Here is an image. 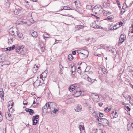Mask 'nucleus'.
Wrapping results in <instances>:
<instances>
[{"mask_svg": "<svg viewBox=\"0 0 133 133\" xmlns=\"http://www.w3.org/2000/svg\"><path fill=\"white\" fill-rule=\"evenodd\" d=\"M36 68H35V69L37 70L38 69V66L36 65Z\"/></svg>", "mask_w": 133, "mask_h": 133, "instance_id": "obj_64", "label": "nucleus"}, {"mask_svg": "<svg viewBox=\"0 0 133 133\" xmlns=\"http://www.w3.org/2000/svg\"><path fill=\"white\" fill-rule=\"evenodd\" d=\"M95 96L97 100H98L99 99V97L98 95H95Z\"/></svg>", "mask_w": 133, "mask_h": 133, "instance_id": "obj_46", "label": "nucleus"}, {"mask_svg": "<svg viewBox=\"0 0 133 133\" xmlns=\"http://www.w3.org/2000/svg\"><path fill=\"white\" fill-rule=\"evenodd\" d=\"M18 32V31L17 30V29L16 28H12L10 29L9 30V33L11 34V35H14L16 36V33Z\"/></svg>", "mask_w": 133, "mask_h": 133, "instance_id": "obj_6", "label": "nucleus"}, {"mask_svg": "<svg viewBox=\"0 0 133 133\" xmlns=\"http://www.w3.org/2000/svg\"><path fill=\"white\" fill-rule=\"evenodd\" d=\"M111 107L110 106L104 109V111L106 112H108L111 110Z\"/></svg>", "mask_w": 133, "mask_h": 133, "instance_id": "obj_19", "label": "nucleus"}, {"mask_svg": "<svg viewBox=\"0 0 133 133\" xmlns=\"http://www.w3.org/2000/svg\"><path fill=\"white\" fill-rule=\"evenodd\" d=\"M103 9L102 7L99 5H97L93 8L92 10L93 11L95 12V14L98 13H100V11H102L101 10Z\"/></svg>", "mask_w": 133, "mask_h": 133, "instance_id": "obj_1", "label": "nucleus"}, {"mask_svg": "<svg viewBox=\"0 0 133 133\" xmlns=\"http://www.w3.org/2000/svg\"><path fill=\"white\" fill-rule=\"evenodd\" d=\"M14 103L13 102H12V101H10L9 102V104L10 105H9L8 107H9H9H10V104H11V106H12V107L13 106V104H14Z\"/></svg>", "mask_w": 133, "mask_h": 133, "instance_id": "obj_40", "label": "nucleus"}, {"mask_svg": "<svg viewBox=\"0 0 133 133\" xmlns=\"http://www.w3.org/2000/svg\"><path fill=\"white\" fill-rule=\"evenodd\" d=\"M113 18V17L111 16H109L106 19L109 21H110L111 20H112Z\"/></svg>", "mask_w": 133, "mask_h": 133, "instance_id": "obj_33", "label": "nucleus"}, {"mask_svg": "<svg viewBox=\"0 0 133 133\" xmlns=\"http://www.w3.org/2000/svg\"><path fill=\"white\" fill-rule=\"evenodd\" d=\"M84 51L83 53H81V54L80 55L82 58L83 59L87 58L89 54V52L88 50H84Z\"/></svg>", "mask_w": 133, "mask_h": 133, "instance_id": "obj_5", "label": "nucleus"}, {"mask_svg": "<svg viewBox=\"0 0 133 133\" xmlns=\"http://www.w3.org/2000/svg\"><path fill=\"white\" fill-rule=\"evenodd\" d=\"M72 54L73 55H74L76 54V50L73 51L72 52Z\"/></svg>", "mask_w": 133, "mask_h": 133, "instance_id": "obj_52", "label": "nucleus"}, {"mask_svg": "<svg viewBox=\"0 0 133 133\" xmlns=\"http://www.w3.org/2000/svg\"><path fill=\"white\" fill-rule=\"evenodd\" d=\"M92 15L93 16H94L95 17H96V18H97V19H99V18L97 16L95 15H93V14H92L91 15Z\"/></svg>", "mask_w": 133, "mask_h": 133, "instance_id": "obj_59", "label": "nucleus"}, {"mask_svg": "<svg viewBox=\"0 0 133 133\" xmlns=\"http://www.w3.org/2000/svg\"><path fill=\"white\" fill-rule=\"evenodd\" d=\"M73 70H75V71H76V67L75 66L73 65Z\"/></svg>", "mask_w": 133, "mask_h": 133, "instance_id": "obj_60", "label": "nucleus"}, {"mask_svg": "<svg viewBox=\"0 0 133 133\" xmlns=\"http://www.w3.org/2000/svg\"><path fill=\"white\" fill-rule=\"evenodd\" d=\"M126 38V36L124 34H121L119 38L118 45H120L124 41Z\"/></svg>", "mask_w": 133, "mask_h": 133, "instance_id": "obj_4", "label": "nucleus"}, {"mask_svg": "<svg viewBox=\"0 0 133 133\" xmlns=\"http://www.w3.org/2000/svg\"><path fill=\"white\" fill-rule=\"evenodd\" d=\"M39 118V116L38 115H36L35 116H33L32 117V118L33 119H38Z\"/></svg>", "mask_w": 133, "mask_h": 133, "instance_id": "obj_36", "label": "nucleus"}, {"mask_svg": "<svg viewBox=\"0 0 133 133\" xmlns=\"http://www.w3.org/2000/svg\"><path fill=\"white\" fill-rule=\"evenodd\" d=\"M87 104V105L88 106V108H89V110H90V109L91 108V105H89V104Z\"/></svg>", "mask_w": 133, "mask_h": 133, "instance_id": "obj_56", "label": "nucleus"}, {"mask_svg": "<svg viewBox=\"0 0 133 133\" xmlns=\"http://www.w3.org/2000/svg\"><path fill=\"white\" fill-rule=\"evenodd\" d=\"M25 110L27 112H29V114L31 115H32L34 113V110L26 108Z\"/></svg>", "mask_w": 133, "mask_h": 133, "instance_id": "obj_11", "label": "nucleus"}, {"mask_svg": "<svg viewBox=\"0 0 133 133\" xmlns=\"http://www.w3.org/2000/svg\"><path fill=\"white\" fill-rule=\"evenodd\" d=\"M49 35L47 33H44L43 35V37L44 38H49Z\"/></svg>", "mask_w": 133, "mask_h": 133, "instance_id": "obj_28", "label": "nucleus"}, {"mask_svg": "<svg viewBox=\"0 0 133 133\" xmlns=\"http://www.w3.org/2000/svg\"><path fill=\"white\" fill-rule=\"evenodd\" d=\"M100 120H101L100 121L102 123L103 125H107L109 123L108 121L105 118H101Z\"/></svg>", "mask_w": 133, "mask_h": 133, "instance_id": "obj_8", "label": "nucleus"}, {"mask_svg": "<svg viewBox=\"0 0 133 133\" xmlns=\"http://www.w3.org/2000/svg\"><path fill=\"white\" fill-rule=\"evenodd\" d=\"M26 101H24L23 102V104L24 105H26L27 104V102H26Z\"/></svg>", "mask_w": 133, "mask_h": 133, "instance_id": "obj_49", "label": "nucleus"}, {"mask_svg": "<svg viewBox=\"0 0 133 133\" xmlns=\"http://www.w3.org/2000/svg\"><path fill=\"white\" fill-rule=\"evenodd\" d=\"M76 89L75 87V86H73V85H72V86H70V87H69V90L70 91H73L74 90L75 91V90H76Z\"/></svg>", "mask_w": 133, "mask_h": 133, "instance_id": "obj_18", "label": "nucleus"}, {"mask_svg": "<svg viewBox=\"0 0 133 133\" xmlns=\"http://www.w3.org/2000/svg\"><path fill=\"white\" fill-rule=\"evenodd\" d=\"M119 25L121 26H122L123 25V23L121 22H119Z\"/></svg>", "mask_w": 133, "mask_h": 133, "instance_id": "obj_57", "label": "nucleus"}, {"mask_svg": "<svg viewBox=\"0 0 133 133\" xmlns=\"http://www.w3.org/2000/svg\"><path fill=\"white\" fill-rule=\"evenodd\" d=\"M12 107H11L10 109L9 110V111L10 112H11V113L13 112L14 111L13 110H12V109L11 108Z\"/></svg>", "mask_w": 133, "mask_h": 133, "instance_id": "obj_47", "label": "nucleus"}, {"mask_svg": "<svg viewBox=\"0 0 133 133\" xmlns=\"http://www.w3.org/2000/svg\"><path fill=\"white\" fill-rule=\"evenodd\" d=\"M79 128L81 132H84V126L82 127V125H79Z\"/></svg>", "mask_w": 133, "mask_h": 133, "instance_id": "obj_20", "label": "nucleus"}, {"mask_svg": "<svg viewBox=\"0 0 133 133\" xmlns=\"http://www.w3.org/2000/svg\"><path fill=\"white\" fill-rule=\"evenodd\" d=\"M113 29L114 30H116V29H117V28L116 27V25L113 26Z\"/></svg>", "mask_w": 133, "mask_h": 133, "instance_id": "obj_53", "label": "nucleus"}, {"mask_svg": "<svg viewBox=\"0 0 133 133\" xmlns=\"http://www.w3.org/2000/svg\"><path fill=\"white\" fill-rule=\"evenodd\" d=\"M47 72L46 70H45V71L42 72V74H41L40 75V78L41 79H42L43 76V77L45 78L47 76Z\"/></svg>", "mask_w": 133, "mask_h": 133, "instance_id": "obj_10", "label": "nucleus"}, {"mask_svg": "<svg viewBox=\"0 0 133 133\" xmlns=\"http://www.w3.org/2000/svg\"><path fill=\"white\" fill-rule=\"evenodd\" d=\"M82 107L80 105H78L76 107V108L75 110L76 111L79 112L82 110Z\"/></svg>", "mask_w": 133, "mask_h": 133, "instance_id": "obj_12", "label": "nucleus"}, {"mask_svg": "<svg viewBox=\"0 0 133 133\" xmlns=\"http://www.w3.org/2000/svg\"><path fill=\"white\" fill-rule=\"evenodd\" d=\"M15 46L14 45H13L12 46L8 47V48H9V51L14 50L15 48Z\"/></svg>", "mask_w": 133, "mask_h": 133, "instance_id": "obj_32", "label": "nucleus"}, {"mask_svg": "<svg viewBox=\"0 0 133 133\" xmlns=\"http://www.w3.org/2000/svg\"><path fill=\"white\" fill-rule=\"evenodd\" d=\"M4 92L3 91H0V97L2 99H4V98L3 99V98L4 97Z\"/></svg>", "mask_w": 133, "mask_h": 133, "instance_id": "obj_29", "label": "nucleus"}, {"mask_svg": "<svg viewBox=\"0 0 133 133\" xmlns=\"http://www.w3.org/2000/svg\"><path fill=\"white\" fill-rule=\"evenodd\" d=\"M92 27L94 28H95V29H96V28L98 29L99 28V26L98 25H96L95 26H92Z\"/></svg>", "mask_w": 133, "mask_h": 133, "instance_id": "obj_45", "label": "nucleus"}, {"mask_svg": "<svg viewBox=\"0 0 133 133\" xmlns=\"http://www.w3.org/2000/svg\"><path fill=\"white\" fill-rule=\"evenodd\" d=\"M116 2L119 8H121V7L119 1L118 0H116Z\"/></svg>", "mask_w": 133, "mask_h": 133, "instance_id": "obj_42", "label": "nucleus"}, {"mask_svg": "<svg viewBox=\"0 0 133 133\" xmlns=\"http://www.w3.org/2000/svg\"><path fill=\"white\" fill-rule=\"evenodd\" d=\"M99 116L101 117H102L103 116V114L102 113H99Z\"/></svg>", "mask_w": 133, "mask_h": 133, "instance_id": "obj_50", "label": "nucleus"}, {"mask_svg": "<svg viewBox=\"0 0 133 133\" xmlns=\"http://www.w3.org/2000/svg\"><path fill=\"white\" fill-rule=\"evenodd\" d=\"M68 58L70 61H71L73 59V56L71 54H69L68 56Z\"/></svg>", "mask_w": 133, "mask_h": 133, "instance_id": "obj_25", "label": "nucleus"}, {"mask_svg": "<svg viewBox=\"0 0 133 133\" xmlns=\"http://www.w3.org/2000/svg\"><path fill=\"white\" fill-rule=\"evenodd\" d=\"M128 124L127 126V130L128 131H129L130 129V128L129 127H128Z\"/></svg>", "mask_w": 133, "mask_h": 133, "instance_id": "obj_62", "label": "nucleus"}, {"mask_svg": "<svg viewBox=\"0 0 133 133\" xmlns=\"http://www.w3.org/2000/svg\"><path fill=\"white\" fill-rule=\"evenodd\" d=\"M71 68L72 69V70L71 74L72 75H74L75 74L76 71H75V70H73L72 66H71Z\"/></svg>", "mask_w": 133, "mask_h": 133, "instance_id": "obj_27", "label": "nucleus"}, {"mask_svg": "<svg viewBox=\"0 0 133 133\" xmlns=\"http://www.w3.org/2000/svg\"><path fill=\"white\" fill-rule=\"evenodd\" d=\"M47 108H48V109H51V110H52V109H51L52 107H51V106H50V102H49L48 103V107Z\"/></svg>", "mask_w": 133, "mask_h": 133, "instance_id": "obj_39", "label": "nucleus"}, {"mask_svg": "<svg viewBox=\"0 0 133 133\" xmlns=\"http://www.w3.org/2000/svg\"><path fill=\"white\" fill-rule=\"evenodd\" d=\"M77 72L78 73L80 74L81 75L82 71L81 69H77Z\"/></svg>", "mask_w": 133, "mask_h": 133, "instance_id": "obj_41", "label": "nucleus"}, {"mask_svg": "<svg viewBox=\"0 0 133 133\" xmlns=\"http://www.w3.org/2000/svg\"><path fill=\"white\" fill-rule=\"evenodd\" d=\"M102 11L104 15L106 16H107V11H105V10Z\"/></svg>", "mask_w": 133, "mask_h": 133, "instance_id": "obj_43", "label": "nucleus"}, {"mask_svg": "<svg viewBox=\"0 0 133 133\" xmlns=\"http://www.w3.org/2000/svg\"><path fill=\"white\" fill-rule=\"evenodd\" d=\"M59 68L60 69L61 72L62 71H63V67L62 65L60 64L59 65Z\"/></svg>", "mask_w": 133, "mask_h": 133, "instance_id": "obj_38", "label": "nucleus"}, {"mask_svg": "<svg viewBox=\"0 0 133 133\" xmlns=\"http://www.w3.org/2000/svg\"><path fill=\"white\" fill-rule=\"evenodd\" d=\"M82 74L83 75L82 76V78L85 79L86 78H88V79L89 78V77L86 74L83 73Z\"/></svg>", "mask_w": 133, "mask_h": 133, "instance_id": "obj_21", "label": "nucleus"}, {"mask_svg": "<svg viewBox=\"0 0 133 133\" xmlns=\"http://www.w3.org/2000/svg\"><path fill=\"white\" fill-rule=\"evenodd\" d=\"M129 72H130L131 74H132V72H133V70H131L129 71Z\"/></svg>", "mask_w": 133, "mask_h": 133, "instance_id": "obj_63", "label": "nucleus"}, {"mask_svg": "<svg viewBox=\"0 0 133 133\" xmlns=\"http://www.w3.org/2000/svg\"><path fill=\"white\" fill-rule=\"evenodd\" d=\"M31 35L33 37H36L38 36V33L36 31H34L33 30H31L30 31Z\"/></svg>", "mask_w": 133, "mask_h": 133, "instance_id": "obj_14", "label": "nucleus"}, {"mask_svg": "<svg viewBox=\"0 0 133 133\" xmlns=\"http://www.w3.org/2000/svg\"><path fill=\"white\" fill-rule=\"evenodd\" d=\"M102 54V53L101 54H95V56H101V55Z\"/></svg>", "mask_w": 133, "mask_h": 133, "instance_id": "obj_48", "label": "nucleus"}, {"mask_svg": "<svg viewBox=\"0 0 133 133\" xmlns=\"http://www.w3.org/2000/svg\"><path fill=\"white\" fill-rule=\"evenodd\" d=\"M129 30V35L130 36H133V35H131V34L133 33V23L132 24L131 27L130 28Z\"/></svg>", "mask_w": 133, "mask_h": 133, "instance_id": "obj_13", "label": "nucleus"}, {"mask_svg": "<svg viewBox=\"0 0 133 133\" xmlns=\"http://www.w3.org/2000/svg\"><path fill=\"white\" fill-rule=\"evenodd\" d=\"M96 80L95 79H93L89 77V78H88V81L90 82L91 83H93V82L95 81Z\"/></svg>", "mask_w": 133, "mask_h": 133, "instance_id": "obj_26", "label": "nucleus"}, {"mask_svg": "<svg viewBox=\"0 0 133 133\" xmlns=\"http://www.w3.org/2000/svg\"><path fill=\"white\" fill-rule=\"evenodd\" d=\"M5 116L7 119L11 121L12 119V117L11 116V114L8 113L7 112L5 114Z\"/></svg>", "mask_w": 133, "mask_h": 133, "instance_id": "obj_9", "label": "nucleus"}, {"mask_svg": "<svg viewBox=\"0 0 133 133\" xmlns=\"http://www.w3.org/2000/svg\"><path fill=\"white\" fill-rule=\"evenodd\" d=\"M83 26L82 25H79L77 26L76 28L77 29V30H79L81 28H83Z\"/></svg>", "mask_w": 133, "mask_h": 133, "instance_id": "obj_37", "label": "nucleus"}, {"mask_svg": "<svg viewBox=\"0 0 133 133\" xmlns=\"http://www.w3.org/2000/svg\"><path fill=\"white\" fill-rule=\"evenodd\" d=\"M81 50H77V52L78 54H80V55L81 54V53H82L81 52Z\"/></svg>", "mask_w": 133, "mask_h": 133, "instance_id": "obj_51", "label": "nucleus"}, {"mask_svg": "<svg viewBox=\"0 0 133 133\" xmlns=\"http://www.w3.org/2000/svg\"><path fill=\"white\" fill-rule=\"evenodd\" d=\"M64 10H67V9H67V8H68V7L67 6H64ZM68 8H69V7ZM68 10H69L70 9H69Z\"/></svg>", "mask_w": 133, "mask_h": 133, "instance_id": "obj_58", "label": "nucleus"}, {"mask_svg": "<svg viewBox=\"0 0 133 133\" xmlns=\"http://www.w3.org/2000/svg\"><path fill=\"white\" fill-rule=\"evenodd\" d=\"M73 4H75L76 8H80L81 6V5L80 2L78 0H77L74 1Z\"/></svg>", "mask_w": 133, "mask_h": 133, "instance_id": "obj_7", "label": "nucleus"}, {"mask_svg": "<svg viewBox=\"0 0 133 133\" xmlns=\"http://www.w3.org/2000/svg\"><path fill=\"white\" fill-rule=\"evenodd\" d=\"M118 115L117 112L115 111L114 113V115L113 114V118H116L118 116Z\"/></svg>", "mask_w": 133, "mask_h": 133, "instance_id": "obj_30", "label": "nucleus"}, {"mask_svg": "<svg viewBox=\"0 0 133 133\" xmlns=\"http://www.w3.org/2000/svg\"><path fill=\"white\" fill-rule=\"evenodd\" d=\"M16 35H17L19 38L21 39H23L24 38V35L22 33H19V32H18L17 33H16Z\"/></svg>", "mask_w": 133, "mask_h": 133, "instance_id": "obj_15", "label": "nucleus"}, {"mask_svg": "<svg viewBox=\"0 0 133 133\" xmlns=\"http://www.w3.org/2000/svg\"><path fill=\"white\" fill-rule=\"evenodd\" d=\"M82 93H83V92L81 91L80 88L78 87L76 88V90H75V91L74 92V94L73 95L75 97H78L81 95Z\"/></svg>", "mask_w": 133, "mask_h": 133, "instance_id": "obj_3", "label": "nucleus"}, {"mask_svg": "<svg viewBox=\"0 0 133 133\" xmlns=\"http://www.w3.org/2000/svg\"><path fill=\"white\" fill-rule=\"evenodd\" d=\"M12 35H9V37L8 38V40H9V42L8 43H11L12 42H11L10 41V40H11V41H12L13 40V38L12 37Z\"/></svg>", "mask_w": 133, "mask_h": 133, "instance_id": "obj_22", "label": "nucleus"}, {"mask_svg": "<svg viewBox=\"0 0 133 133\" xmlns=\"http://www.w3.org/2000/svg\"><path fill=\"white\" fill-rule=\"evenodd\" d=\"M53 108L54 110H52V112H51V114L54 113L56 114V112H57L58 111V108Z\"/></svg>", "mask_w": 133, "mask_h": 133, "instance_id": "obj_24", "label": "nucleus"}, {"mask_svg": "<svg viewBox=\"0 0 133 133\" xmlns=\"http://www.w3.org/2000/svg\"><path fill=\"white\" fill-rule=\"evenodd\" d=\"M86 8L89 10H92V8L91 5H88L87 6Z\"/></svg>", "mask_w": 133, "mask_h": 133, "instance_id": "obj_34", "label": "nucleus"}, {"mask_svg": "<svg viewBox=\"0 0 133 133\" xmlns=\"http://www.w3.org/2000/svg\"><path fill=\"white\" fill-rule=\"evenodd\" d=\"M15 51L18 54L21 55H23L25 54L26 52V50L24 48H21L19 47L16 48L15 49Z\"/></svg>", "mask_w": 133, "mask_h": 133, "instance_id": "obj_2", "label": "nucleus"}, {"mask_svg": "<svg viewBox=\"0 0 133 133\" xmlns=\"http://www.w3.org/2000/svg\"><path fill=\"white\" fill-rule=\"evenodd\" d=\"M20 11L21 10L20 9L16 8L14 11V12L15 15H17L19 14Z\"/></svg>", "mask_w": 133, "mask_h": 133, "instance_id": "obj_16", "label": "nucleus"}, {"mask_svg": "<svg viewBox=\"0 0 133 133\" xmlns=\"http://www.w3.org/2000/svg\"><path fill=\"white\" fill-rule=\"evenodd\" d=\"M45 48L44 47H42L41 48V51L42 52H43Z\"/></svg>", "mask_w": 133, "mask_h": 133, "instance_id": "obj_55", "label": "nucleus"}, {"mask_svg": "<svg viewBox=\"0 0 133 133\" xmlns=\"http://www.w3.org/2000/svg\"><path fill=\"white\" fill-rule=\"evenodd\" d=\"M98 131V130L96 129H94L92 130V132H94V133H96Z\"/></svg>", "mask_w": 133, "mask_h": 133, "instance_id": "obj_44", "label": "nucleus"}, {"mask_svg": "<svg viewBox=\"0 0 133 133\" xmlns=\"http://www.w3.org/2000/svg\"><path fill=\"white\" fill-rule=\"evenodd\" d=\"M47 109H48V108H47V104L46 103L43 107V111L45 113L47 112Z\"/></svg>", "mask_w": 133, "mask_h": 133, "instance_id": "obj_17", "label": "nucleus"}, {"mask_svg": "<svg viewBox=\"0 0 133 133\" xmlns=\"http://www.w3.org/2000/svg\"><path fill=\"white\" fill-rule=\"evenodd\" d=\"M32 125H35L37 124V120L36 119H32Z\"/></svg>", "mask_w": 133, "mask_h": 133, "instance_id": "obj_31", "label": "nucleus"}, {"mask_svg": "<svg viewBox=\"0 0 133 133\" xmlns=\"http://www.w3.org/2000/svg\"><path fill=\"white\" fill-rule=\"evenodd\" d=\"M50 103L51 107H52V109H53L54 108H55L56 106V104L55 103L50 102Z\"/></svg>", "mask_w": 133, "mask_h": 133, "instance_id": "obj_23", "label": "nucleus"}, {"mask_svg": "<svg viewBox=\"0 0 133 133\" xmlns=\"http://www.w3.org/2000/svg\"><path fill=\"white\" fill-rule=\"evenodd\" d=\"M99 118L98 117V118H97V120L99 122H101L100 121H101V120H100V119H101V118Z\"/></svg>", "mask_w": 133, "mask_h": 133, "instance_id": "obj_61", "label": "nucleus"}, {"mask_svg": "<svg viewBox=\"0 0 133 133\" xmlns=\"http://www.w3.org/2000/svg\"><path fill=\"white\" fill-rule=\"evenodd\" d=\"M125 110L127 111H130V109L128 106H125Z\"/></svg>", "mask_w": 133, "mask_h": 133, "instance_id": "obj_35", "label": "nucleus"}, {"mask_svg": "<svg viewBox=\"0 0 133 133\" xmlns=\"http://www.w3.org/2000/svg\"><path fill=\"white\" fill-rule=\"evenodd\" d=\"M98 104L99 105V106L100 107H101L102 106V105H103V103H99Z\"/></svg>", "mask_w": 133, "mask_h": 133, "instance_id": "obj_54", "label": "nucleus"}]
</instances>
